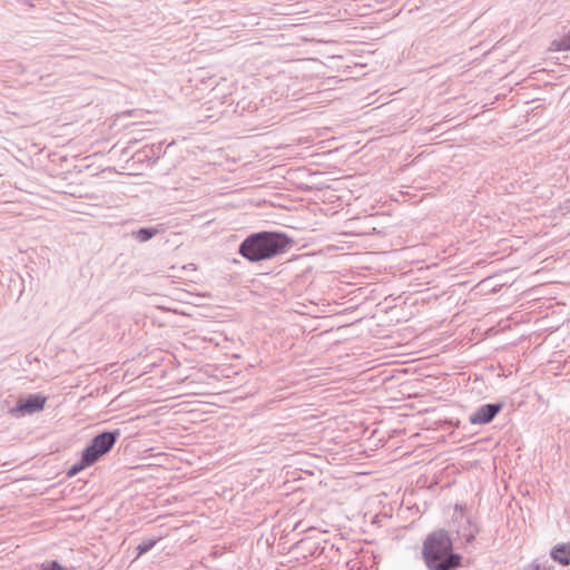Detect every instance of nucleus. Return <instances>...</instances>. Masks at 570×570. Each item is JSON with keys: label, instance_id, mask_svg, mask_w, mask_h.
<instances>
[{"label": "nucleus", "instance_id": "9b49d317", "mask_svg": "<svg viewBox=\"0 0 570 570\" xmlns=\"http://www.w3.org/2000/svg\"><path fill=\"white\" fill-rule=\"evenodd\" d=\"M159 539H153V538H149V539H145L142 540L136 548L137 550V557H140L145 553H147L148 551H150L155 546L156 543L158 542Z\"/></svg>", "mask_w": 570, "mask_h": 570}, {"label": "nucleus", "instance_id": "423d86ee", "mask_svg": "<svg viewBox=\"0 0 570 570\" xmlns=\"http://www.w3.org/2000/svg\"><path fill=\"white\" fill-rule=\"evenodd\" d=\"M502 403H487L481 405L470 415L472 424H488L490 423L502 410Z\"/></svg>", "mask_w": 570, "mask_h": 570}, {"label": "nucleus", "instance_id": "f257e3e1", "mask_svg": "<svg viewBox=\"0 0 570 570\" xmlns=\"http://www.w3.org/2000/svg\"><path fill=\"white\" fill-rule=\"evenodd\" d=\"M422 556L429 570H454L461 566L462 557L453 551L449 531L439 529L428 534Z\"/></svg>", "mask_w": 570, "mask_h": 570}, {"label": "nucleus", "instance_id": "f03ea898", "mask_svg": "<svg viewBox=\"0 0 570 570\" xmlns=\"http://www.w3.org/2000/svg\"><path fill=\"white\" fill-rule=\"evenodd\" d=\"M291 239L283 233L258 232L247 236L238 253L252 263L271 259L286 250Z\"/></svg>", "mask_w": 570, "mask_h": 570}, {"label": "nucleus", "instance_id": "20e7f679", "mask_svg": "<svg viewBox=\"0 0 570 570\" xmlns=\"http://www.w3.org/2000/svg\"><path fill=\"white\" fill-rule=\"evenodd\" d=\"M46 402L47 397L40 393L28 394L17 401L16 405L9 410V414L17 419L31 415L42 411Z\"/></svg>", "mask_w": 570, "mask_h": 570}, {"label": "nucleus", "instance_id": "6e6552de", "mask_svg": "<svg viewBox=\"0 0 570 570\" xmlns=\"http://www.w3.org/2000/svg\"><path fill=\"white\" fill-rule=\"evenodd\" d=\"M160 232L159 227H141L132 232V236L140 243H146Z\"/></svg>", "mask_w": 570, "mask_h": 570}, {"label": "nucleus", "instance_id": "0eeeda50", "mask_svg": "<svg viewBox=\"0 0 570 570\" xmlns=\"http://www.w3.org/2000/svg\"><path fill=\"white\" fill-rule=\"evenodd\" d=\"M551 558L562 566L570 564V544L560 543L552 548Z\"/></svg>", "mask_w": 570, "mask_h": 570}, {"label": "nucleus", "instance_id": "1a4fd4ad", "mask_svg": "<svg viewBox=\"0 0 570 570\" xmlns=\"http://www.w3.org/2000/svg\"><path fill=\"white\" fill-rule=\"evenodd\" d=\"M92 464H95L94 461L90 460L89 458H87L86 460V454L81 452L80 460L68 470L67 474L68 476H75L86 468L91 466Z\"/></svg>", "mask_w": 570, "mask_h": 570}, {"label": "nucleus", "instance_id": "7ed1b4c3", "mask_svg": "<svg viewBox=\"0 0 570 570\" xmlns=\"http://www.w3.org/2000/svg\"><path fill=\"white\" fill-rule=\"evenodd\" d=\"M119 436L120 430L118 429L97 434L94 436L90 444L82 450L86 454V459L89 458L94 463H96L102 455L112 449Z\"/></svg>", "mask_w": 570, "mask_h": 570}, {"label": "nucleus", "instance_id": "ddd939ff", "mask_svg": "<svg viewBox=\"0 0 570 570\" xmlns=\"http://www.w3.org/2000/svg\"><path fill=\"white\" fill-rule=\"evenodd\" d=\"M532 567L535 569V570H549L550 569V566H547L544 563H540V562H532Z\"/></svg>", "mask_w": 570, "mask_h": 570}, {"label": "nucleus", "instance_id": "f8f14e48", "mask_svg": "<svg viewBox=\"0 0 570 570\" xmlns=\"http://www.w3.org/2000/svg\"><path fill=\"white\" fill-rule=\"evenodd\" d=\"M40 570H66L58 561H49L41 564Z\"/></svg>", "mask_w": 570, "mask_h": 570}, {"label": "nucleus", "instance_id": "39448f33", "mask_svg": "<svg viewBox=\"0 0 570 570\" xmlns=\"http://www.w3.org/2000/svg\"><path fill=\"white\" fill-rule=\"evenodd\" d=\"M452 525L455 528L458 538L465 543L472 542L479 532L478 527L471 521L470 517H468L464 511L459 508V505L455 507V512L452 518Z\"/></svg>", "mask_w": 570, "mask_h": 570}, {"label": "nucleus", "instance_id": "9d476101", "mask_svg": "<svg viewBox=\"0 0 570 570\" xmlns=\"http://www.w3.org/2000/svg\"><path fill=\"white\" fill-rule=\"evenodd\" d=\"M551 50L553 51H569L570 50V31L551 42Z\"/></svg>", "mask_w": 570, "mask_h": 570}]
</instances>
